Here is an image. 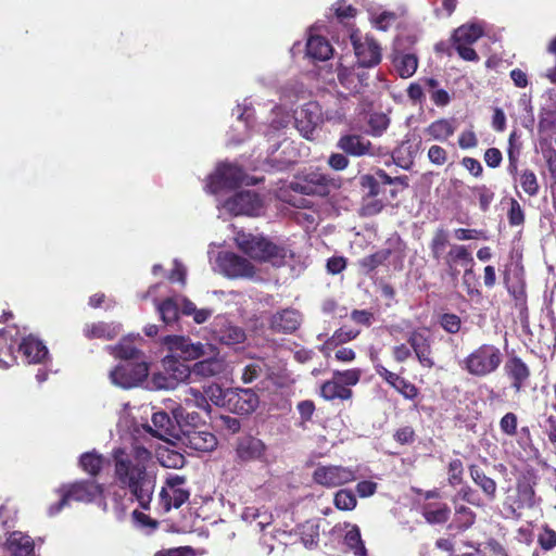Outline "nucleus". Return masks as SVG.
I'll list each match as a JSON object with an SVG mask.
<instances>
[{"mask_svg": "<svg viewBox=\"0 0 556 556\" xmlns=\"http://www.w3.org/2000/svg\"><path fill=\"white\" fill-rule=\"evenodd\" d=\"M114 479L142 509H149L156 486V472L151 451L132 444L113 451Z\"/></svg>", "mask_w": 556, "mask_h": 556, "instance_id": "obj_1", "label": "nucleus"}, {"mask_svg": "<svg viewBox=\"0 0 556 556\" xmlns=\"http://www.w3.org/2000/svg\"><path fill=\"white\" fill-rule=\"evenodd\" d=\"M233 239L237 248L253 261L282 266L294 256L287 245L276 244L262 235L241 230L236 233Z\"/></svg>", "mask_w": 556, "mask_h": 556, "instance_id": "obj_2", "label": "nucleus"}, {"mask_svg": "<svg viewBox=\"0 0 556 556\" xmlns=\"http://www.w3.org/2000/svg\"><path fill=\"white\" fill-rule=\"evenodd\" d=\"M503 355L493 344H482L473 350L463 362V368L476 377H485L497 370Z\"/></svg>", "mask_w": 556, "mask_h": 556, "instance_id": "obj_3", "label": "nucleus"}, {"mask_svg": "<svg viewBox=\"0 0 556 556\" xmlns=\"http://www.w3.org/2000/svg\"><path fill=\"white\" fill-rule=\"evenodd\" d=\"M61 498L55 505L49 507L51 516L61 511L65 506L70 505L71 501L90 503L103 493L101 484L90 481L81 480L72 484L63 485L59 490Z\"/></svg>", "mask_w": 556, "mask_h": 556, "instance_id": "obj_4", "label": "nucleus"}, {"mask_svg": "<svg viewBox=\"0 0 556 556\" xmlns=\"http://www.w3.org/2000/svg\"><path fill=\"white\" fill-rule=\"evenodd\" d=\"M235 455L239 463L260 462L268 466L275 460L269 454L267 445L261 439L250 434L237 438Z\"/></svg>", "mask_w": 556, "mask_h": 556, "instance_id": "obj_5", "label": "nucleus"}, {"mask_svg": "<svg viewBox=\"0 0 556 556\" xmlns=\"http://www.w3.org/2000/svg\"><path fill=\"white\" fill-rule=\"evenodd\" d=\"M213 268L228 278H252L256 274L251 261L228 251L217 254Z\"/></svg>", "mask_w": 556, "mask_h": 556, "instance_id": "obj_6", "label": "nucleus"}, {"mask_svg": "<svg viewBox=\"0 0 556 556\" xmlns=\"http://www.w3.org/2000/svg\"><path fill=\"white\" fill-rule=\"evenodd\" d=\"M162 343L172 353L170 355L186 361L199 359L214 352L212 344L193 343L189 338L182 336H166L162 339Z\"/></svg>", "mask_w": 556, "mask_h": 556, "instance_id": "obj_7", "label": "nucleus"}, {"mask_svg": "<svg viewBox=\"0 0 556 556\" xmlns=\"http://www.w3.org/2000/svg\"><path fill=\"white\" fill-rule=\"evenodd\" d=\"M190 497L186 486V478L179 475H169L159 494V504L164 513L172 508H179Z\"/></svg>", "mask_w": 556, "mask_h": 556, "instance_id": "obj_8", "label": "nucleus"}, {"mask_svg": "<svg viewBox=\"0 0 556 556\" xmlns=\"http://www.w3.org/2000/svg\"><path fill=\"white\" fill-rule=\"evenodd\" d=\"M149 367L144 361L124 362L110 371L111 382L122 389L138 387L148 377Z\"/></svg>", "mask_w": 556, "mask_h": 556, "instance_id": "obj_9", "label": "nucleus"}, {"mask_svg": "<svg viewBox=\"0 0 556 556\" xmlns=\"http://www.w3.org/2000/svg\"><path fill=\"white\" fill-rule=\"evenodd\" d=\"M313 481L325 488H338L355 481L356 470L340 465H318L313 475Z\"/></svg>", "mask_w": 556, "mask_h": 556, "instance_id": "obj_10", "label": "nucleus"}, {"mask_svg": "<svg viewBox=\"0 0 556 556\" xmlns=\"http://www.w3.org/2000/svg\"><path fill=\"white\" fill-rule=\"evenodd\" d=\"M324 122L320 105L315 101L303 104L294 112V123L299 132L308 140H314Z\"/></svg>", "mask_w": 556, "mask_h": 556, "instance_id": "obj_11", "label": "nucleus"}, {"mask_svg": "<svg viewBox=\"0 0 556 556\" xmlns=\"http://www.w3.org/2000/svg\"><path fill=\"white\" fill-rule=\"evenodd\" d=\"M164 372L154 375V384L160 389H174L177 383L187 380L192 372L184 362L179 361L175 355H167L163 359Z\"/></svg>", "mask_w": 556, "mask_h": 556, "instance_id": "obj_12", "label": "nucleus"}, {"mask_svg": "<svg viewBox=\"0 0 556 556\" xmlns=\"http://www.w3.org/2000/svg\"><path fill=\"white\" fill-rule=\"evenodd\" d=\"M245 179L243 170L230 163H220L215 172L210 175L205 189L211 193H217L225 189H232Z\"/></svg>", "mask_w": 556, "mask_h": 556, "instance_id": "obj_13", "label": "nucleus"}, {"mask_svg": "<svg viewBox=\"0 0 556 556\" xmlns=\"http://www.w3.org/2000/svg\"><path fill=\"white\" fill-rule=\"evenodd\" d=\"M217 207L235 216H258L263 211V200L254 191L247 190L236 193Z\"/></svg>", "mask_w": 556, "mask_h": 556, "instance_id": "obj_14", "label": "nucleus"}, {"mask_svg": "<svg viewBox=\"0 0 556 556\" xmlns=\"http://www.w3.org/2000/svg\"><path fill=\"white\" fill-rule=\"evenodd\" d=\"M483 35L481 23L465 24L453 35L454 46L459 56L465 61H478L477 52L470 47Z\"/></svg>", "mask_w": 556, "mask_h": 556, "instance_id": "obj_15", "label": "nucleus"}, {"mask_svg": "<svg viewBox=\"0 0 556 556\" xmlns=\"http://www.w3.org/2000/svg\"><path fill=\"white\" fill-rule=\"evenodd\" d=\"M357 62L362 67H372L381 61V49L369 36L362 37L356 33L351 35Z\"/></svg>", "mask_w": 556, "mask_h": 556, "instance_id": "obj_16", "label": "nucleus"}, {"mask_svg": "<svg viewBox=\"0 0 556 556\" xmlns=\"http://www.w3.org/2000/svg\"><path fill=\"white\" fill-rule=\"evenodd\" d=\"M416 358L424 368H432L435 363L432 356V339L426 330H414L407 338Z\"/></svg>", "mask_w": 556, "mask_h": 556, "instance_id": "obj_17", "label": "nucleus"}, {"mask_svg": "<svg viewBox=\"0 0 556 556\" xmlns=\"http://www.w3.org/2000/svg\"><path fill=\"white\" fill-rule=\"evenodd\" d=\"M330 179L323 173L311 172L292 182V189L307 195L325 197L329 193Z\"/></svg>", "mask_w": 556, "mask_h": 556, "instance_id": "obj_18", "label": "nucleus"}, {"mask_svg": "<svg viewBox=\"0 0 556 556\" xmlns=\"http://www.w3.org/2000/svg\"><path fill=\"white\" fill-rule=\"evenodd\" d=\"M224 397L236 414L248 415L253 413L258 406V396L251 389L228 390Z\"/></svg>", "mask_w": 556, "mask_h": 556, "instance_id": "obj_19", "label": "nucleus"}, {"mask_svg": "<svg viewBox=\"0 0 556 556\" xmlns=\"http://www.w3.org/2000/svg\"><path fill=\"white\" fill-rule=\"evenodd\" d=\"M152 425L148 426V430L161 440L170 442L173 439H177L179 435V426L176 419L173 420L169 415L165 412H156L151 418Z\"/></svg>", "mask_w": 556, "mask_h": 556, "instance_id": "obj_20", "label": "nucleus"}, {"mask_svg": "<svg viewBox=\"0 0 556 556\" xmlns=\"http://www.w3.org/2000/svg\"><path fill=\"white\" fill-rule=\"evenodd\" d=\"M182 444L198 452H211L217 445L216 437L204 429L182 430Z\"/></svg>", "mask_w": 556, "mask_h": 556, "instance_id": "obj_21", "label": "nucleus"}, {"mask_svg": "<svg viewBox=\"0 0 556 556\" xmlns=\"http://www.w3.org/2000/svg\"><path fill=\"white\" fill-rule=\"evenodd\" d=\"M337 147L346 154L353 156H374L377 154V150L371 142L365 137L356 134L341 136L338 140Z\"/></svg>", "mask_w": 556, "mask_h": 556, "instance_id": "obj_22", "label": "nucleus"}, {"mask_svg": "<svg viewBox=\"0 0 556 556\" xmlns=\"http://www.w3.org/2000/svg\"><path fill=\"white\" fill-rule=\"evenodd\" d=\"M376 372L392 388L407 400H414L418 395V389L415 384L401 377L400 375L388 370L381 364L375 365Z\"/></svg>", "mask_w": 556, "mask_h": 556, "instance_id": "obj_23", "label": "nucleus"}, {"mask_svg": "<svg viewBox=\"0 0 556 556\" xmlns=\"http://www.w3.org/2000/svg\"><path fill=\"white\" fill-rule=\"evenodd\" d=\"M338 79L342 87L352 94H359L367 87L368 74L358 68L340 66L338 70Z\"/></svg>", "mask_w": 556, "mask_h": 556, "instance_id": "obj_24", "label": "nucleus"}, {"mask_svg": "<svg viewBox=\"0 0 556 556\" xmlns=\"http://www.w3.org/2000/svg\"><path fill=\"white\" fill-rule=\"evenodd\" d=\"M204 359L197 362L192 366L193 376L200 378H211L222 375L226 370V363L222 357L217 356L216 348L211 355H205Z\"/></svg>", "mask_w": 556, "mask_h": 556, "instance_id": "obj_25", "label": "nucleus"}, {"mask_svg": "<svg viewBox=\"0 0 556 556\" xmlns=\"http://www.w3.org/2000/svg\"><path fill=\"white\" fill-rule=\"evenodd\" d=\"M302 323L301 314L295 309H282L277 312L270 318V327L277 332L291 333L295 331Z\"/></svg>", "mask_w": 556, "mask_h": 556, "instance_id": "obj_26", "label": "nucleus"}, {"mask_svg": "<svg viewBox=\"0 0 556 556\" xmlns=\"http://www.w3.org/2000/svg\"><path fill=\"white\" fill-rule=\"evenodd\" d=\"M15 336H20V331L15 328L0 331V368H9L15 363L13 351L16 343Z\"/></svg>", "mask_w": 556, "mask_h": 556, "instance_id": "obj_27", "label": "nucleus"}, {"mask_svg": "<svg viewBox=\"0 0 556 556\" xmlns=\"http://www.w3.org/2000/svg\"><path fill=\"white\" fill-rule=\"evenodd\" d=\"M18 350L29 364L41 363L48 356L47 346L34 336L23 338Z\"/></svg>", "mask_w": 556, "mask_h": 556, "instance_id": "obj_28", "label": "nucleus"}, {"mask_svg": "<svg viewBox=\"0 0 556 556\" xmlns=\"http://www.w3.org/2000/svg\"><path fill=\"white\" fill-rule=\"evenodd\" d=\"M5 548L11 556H30L34 552V541L23 532H12L5 542Z\"/></svg>", "mask_w": 556, "mask_h": 556, "instance_id": "obj_29", "label": "nucleus"}, {"mask_svg": "<svg viewBox=\"0 0 556 556\" xmlns=\"http://www.w3.org/2000/svg\"><path fill=\"white\" fill-rule=\"evenodd\" d=\"M181 299L184 296H173L167 298L161 302L154 300V304L157 313L160 314L161 320L167 325H174L179 317V312H181Z\"/></svg>", "mask_w": 556, "mask_h": 556, "instance_id": "obj_30", "label": "nucleus"}, {"mask_svg": "<svg viewBox=\"0 0 556 556\" xmlns=\"http://www.w3.org/2000/svg\"><path fill=\"white\" fill-rule=\"evenodd\" d=\"M215 338L223 344L236 345L245 340V332L242 328L232 325L227 319L223 320L220 325L214 330Z\"/></svg>", "mask_w": 556, "mask_h": 556, "instance_id": "obj_31", "label": "nucleus"}, {"mask_svg": "<svg viewBox=\"0 0 556 556\" xmlns=\"http://www.w3.org/2000/svg\"><path fill=\"white\" fill-rule=\"evenodd\" d=\"M505 371L513 380V388L519 392L530 377L529 367L519 357H511L505 364Z\"/></svg>", "mask_w": 556, "mask_h": 556, "instance_id": "obj_32", "label": "nucleus"}, {"mask_svg": "<svg viewBox=\"0 0 556 556\" xmlns=\"http://www.w3.org/2000/svg\"><path fill=\"white\" fill-rule=\"evenodd\" d=\"M469 473L475 484L481 489L486 498L489 501H494L497 491L496 482L492 478L488 477L477 465L469 466Z\"/></svg>", "mask_w": 556, "mask_h": 556, "instance_id": "obj_33", "label": "nucleus"}, {"mask_svg": "<svg viewBox=\"0 0 556 556\" xmlns=\"http://www.w3.org/2000/svg\"><path fill=\"white\" fill-rule=\"evenodd\" d=\"M342 532L344 544L353 552L354 556H367L359 528L356 525L345 523Z\"/></svg>", "mask_w": 556, "mask_h": 556, "instance_id": "obj_34", "label": "nucleus"}, {"mask_svg": "<svg viewBox=\"0 0 556 556\" xmlns=\"http://www.w3.org/2000/svg\"><path fill=\"white\" fill-rule=\"evenodd\" d=\"M333 49L328 40L321 36H309L306 43V53L309 58L326 61L332 55Z\"/></svg>", "mask_w": 556, "mask_h": 556, "instance_id": "obj_35", "label": "nucleus"}, {"mask_svg": "<svg viewBox=\"0 0 556 556\" xmlns=\"http://www.w3.org/2000/svg\"><path fill=\"white\" fill-rule=\"evenodd\" d=\"M122 327L116 323H97L87 325L84 329L85 336L89 339L99 338L111 340L119 334Z\"/></svg>", "mask_w": 556, "mask_h": 556, "instance_id": "obj_36", "label": "nucleus"}, {"mask_svg": "<svg viewBox=\"0 0 556 556\" xmlns=\"http://www.w3.org/2000/svg\"><path fill=\"white\" fill-rule=\"evenodd\" d=\"M448 270H454L457 264L468 268L473 264V258L465 245L453 244L444 257Z\"/></svg>", "mask_w": 556, "mask_h": 556, "instance_id": "obj_37", "label": "nucleus"}, {"mask_svg": "<svg viewBox=\"0 0 556 556\" xmlns=\"http://www.w3.org/2000/svg\"><path fill=\"white\" fill-rule=\"evenodd\" d=\"M174 419L179 426V430L182 428L198 429V426L202 422V418L198 412L192 408L179 405L172 409Z\"/></svg>", "mask_w": 556, "mask_h": 556, "instance_id": "obj_38", "label": "nucleus"}, {"mask_svg": "<svg viewBox=\"0 0 556 556\" xmlns=\"http://www.w3.org/2000/svg\"><path fill=\"white\" fill-rule=\"evenodd\" d=\"M320 394L324 399L329 401L336 399L348 400L352 396V391L333 377L332 380L321 386Z\"/></svg>", "mask_w": 556, "mask_h": 556, "instance_id": "obj_39", "label": "nucleus"}, {"mask_svg": "<svg viewBox=\"0 0 556 556\" xmlns=\"http://www.w3.org/2000/svg\"><path fill=\"white\" fill-rule=\"evenodd\" d=\"M425 519L432 525L444 523L448 520L451 509L446 504H427L422 508Z\"/></svg>", "mask_w": 556, "mask_h": 556, "instance_id": "obj_40", "label": "nucleus"}, {"mask_svg": "<svg viewBox=\"0 0 556 556\" xmlns=\"http://www.w3.org/2000/svg\"><path fill=\"white\" fill-rule=\"evenodd\" d=\"M454 505V526L460 531L469 529L476 521L475 511L464 503H453Z\"/></svg>", "mask_w": 556, "mask_h": 556, "instance_id": "obj_41", "label": "nucleus"}, {"mask_svg": "<svg viewBox=\"0 0 556 556\" xmlns=\"http://www.w3.org/2000/svg\"><path fill=\"white\" fill-rule=\"evenodd\" d=\"M455 129L454 121L439 119L430 124L426 132L434 140L444 141L454 134Z\"/></svg>", "mask_w": 556, "mask_h": 556, "instance_id": "obj_42", "label": "nucleus"}, {"mask_svg": "<svg viewBox=\"0 0 556 556\" xmlns=\"http://www.w3.org/2000/svg\"><path fill=\"white\" fill-rule=\"evenodd\" d=\"M394 65L402 78H408L415 74L418 67V60L417 56L412 53L397 54L394 58Z\"/></svg>", "mask_w": 556, "mask_h": 556, "instance_id": "obj_43", "label": "nucleus"}, {"mask_svg": "<svg viewBox=\"0 0 556 556\" xmlns=\"http://www.w3.org/2000/svg\"><path fill=\"white\" fill-rule=\"evenodd\" d=\"M448 245V232L443 228L437 229L429 244L433 260L439 262L443 257Z\"/></svg>", "mask_w": 556, "mask_h": 556, "instance_id": "obj_44", "label": "nucleus"}, {"mask_svg": "<svg viewBox=\"0 0 556 556\" xmlns=\"http://www.w3.org/2000/svg\"><path fill=\"white\" fill-rule=\"evenodd\" d=\"M181 313L186 316H192L195 324H204L212 315L210 308H198L193 302L188 299H181Z\"/></svg>", "mask_w": 556, "mask_h": 556, "instance_id": "obj_45", "label": "nucleus"}, {"mask_svg": "<svg viewBox=\"0 0 556 556\" xmlns=\"http://www.w3.org/2000/svg\"><path fill=\"white\" fill-rule=\"evenodd\" d=\"M79 465L87 473L97 476L103 468L104 458L94 452H87L80 456Z\"/></svg>", "mask_w": 556, "mask_h": 556, "instance_id": "obj_46", "label": "nucleus"}, {"mask_svg": "<svg viewBox=\"0 0 556 556\" xmlns=\"http://www.w3.org/2000/svg\"><path fill=\"white\" fill-rule=\"evenodd\" d=\"M515 505L517 509L531 508L535 505V493L529 483H518Z\"/></svg>", "mask_w": 556, "mask_h": 556, "instance_id": "obj_47", "label": "nucleus"}, {"mask_svg": "<svg viewBox=\"0 0 556 556\" xmlns=\"http://www.w3.org/2000/svg\"><path fill=\"white\" fill-rule=\"evenodd\" d=\"M358 334H359V330L340 328L323 345L321 351L324 352L325 355H328L332 345L349 342V341L355 339Z\"/></svg>", "mask_w": 556, "mask_h": 556, "instance_id": "obj_48", "label": "nucleus"}, {"mask_svg": "<svg viewBox=\"0 0 556 556\" xmlns=\"http://www.w3.org/2000/svg\"><path fill=\"white\" fill-rule=\"evenodd\" d=\"M463 502L476 507H483L484 505L478 492L468 484L463 485L452 498V503Z\"/></svg>", "mask_w": 556, "mask_h": 556, "instance_id": "obj_49", "label": "nucleus"}, {"mask_svg": "<svg viewBox=\"0 0 556 556\" xmlns=\"http://www.w3.org/2000/svg\"><path fill=\"white\" fill-rule=\"evenodd\" d=\"M109 350L115 357L123 358V359H125V362H134V361L140 362L139 361L140 359V357H139L140 351L137 350L136 348L131 346L128 343L127 339H123L119 342V344L116 346H109Z\"/></svg>", "mask_w": 556, "mask_h": 556, "instance_id": "obj_50", "label": "nucleus"}, {"mask_svg": "<svg viewBox=\"0 0 556 556\" xmlns=\"http://www.w3.org/2000/svg\"><path fill=\"white\" fill-rule=\"evenodd\" d=\"M333 504L340 510H353L357 505V500L352 490L340 489L334 494Z\"/></svg>", "mask_w": 556, "mask_h": 556, "instance_id": "obj_51", "label": "nucleus"}, {"mask_svg": "<svg viewBox=\"0 0 556 556\" xmlns=\"http://www.w3.org/2000/svg\"><path fill=\"white\" fill-rule=\"evenodd\" d=\"M184 402L185 407H189L192 409L198 408L205 412L206 414L210 413L211 405L207 402L206 397L199 390L190 388L187 392Z\"/></svg>", "mask_w": 556, "mask_h": 556, "instance_id": "obj_52", "label": "nucleus"}, {"mask_svg": "<svg viewBox=\"0 0 556 556\" xmlns=\"http://www.w3.org/2000/svg\"><path fill=\"white\" fill-rule=\"evenodd\" d=\"M390 256L389 250H381L359 261V266L365 274H368L383 264Z\"/></svg>", "mask_w": 556, "mask_h": 556, "instance_id": "obj_53", "label": "nucleus"}, {"mask_svg": "<svg viewBox=\"0 0 556 556\" xmlns=\"http://www.w3.org/2000/svg\"><path fill=\"white\" fill-rule=\"evenodd\" d=\"M275 117L271 119L270 126L268 127V136L269 140L275 139V135L280 129L285 128L290 122V115L282 111L281 108H276L274 111Z\"/></svg>", "mask_w": 556, "mask_h": 556, "instance_id": "obj_54", "label": "nucleus"}, {"mask_svg": "<svg viewBox=\"0 0 556 556\" xmlns=\"http://www.w3.org/2000/svg\"><path fill=\"white\" fill-rule=\"evenodd\" d=\"M265 371V364L263 361H254L244 366L242 369L241 379L244 383H251L258 377H261Z\"/></svg>", "mask_w": 556, "mask_h": 556, "instance_id": "obj_55", "label": "nucleus"}, {"mask_svg": "<svg viewBox=\"0 0 556 556\" xmlns=\"http://www.w3.org/2000/svg\"><path fill=\"white\" fill-rule=\"evenodd\" d=\"M370 21L377 29L387 30L396 21V15L393 12L381 11L370 14Z\"/></svg>", "mask_w": 556, "mask_h": 556, "instance_id": "obj_56", "label": "nucleus"}, {"mask_svg": "<svg viewBox=\"0 0 556 556\" xmlns=\"http://www.w3.org/2000/svg\"><path fill=\"white\" fill-rule=\"evenodd\" d=\"M389 124H390V119L383 113L371 114L369 117V121H368V125L370 127V134L376 137L381 136L389 127Z\"/></svg>", "mask_w": 556, "mask_h": 556, "instance_id": "obj_57", "label": "nucleus"}, {"mask_svg": "<svg viewBox=\"0 0 556 556\" xmlns=\"http://www.w3.org/2000/svg\"><path fill=\"white\" fill-rule=\"evenodd\" d=\"M478 552L492 556H508L505 547L495 539H488L477 547Z\"/></svg>", "mask_w": 556, "mask_h": 556, "instance_id": "obj_58", "label": "nucleus"}, {"mask_svg": "<svg viewBox=\"0 0 556 556\" xmlns=\"http://www.w3.org/2000/svg\"><path fill=\"white\" fill-rule=\"evenodd\" d=\"M132 519L135 526L146 531L147 533H151L157 527V522L155 520L151 519L148 515L139 510L132 511Z\"/></svg>", "mask_w": 556, "mask_h": 556, "instance_id": "obj_59", "label": "nucleus"}, {"mask_svg": "<svg viewBox=\"0 0 556 556\" xmlns=\"http://www.w3.org/2000/svg\"><path fill=\"white\" fill-rule=\"evenodd\" d=\"M520 185L526 193L535 195L539 191L536 176L531 170H525L520 176Z\"/></svg>", "mask_w": 556, "mask_h": 556, "instance_id": "obj_60", "label": "nucleus"}, {"mask_svg": "<svg viewBox=\"0 0 556 556\" xmlns=\"http://www.w3.org/2000/svg\"><path fill=\"white\" fill-rule=\"evenodd\" d=\"M538 542L544 551L553 549L556 546V532L548 527H543L538 536Z\"/></svg>", "mask_w": 556, "mask_h": 556, "instance_id": "obj_61", "label": "nucleus"}, {"mask_svg": "<svg viewBox=\"0 0 556 556\" xmlns=\"http://www.w3.org/2000/svg\"><path fill=\"white\" fill-rule=\"evenodd\" d=\"M441 327L448 333H457L460 330L462 320L455 314H443L440 318Z\"/></svg>", "mask_w": 556, "mask_h": 556, "instance_id": "obj_62", "label": "nucleus"}, {"mask_svg": "<svg viewBox=\"0 0 556 556\" xmlns=\"http://www.w3.org/2000/svg\"><path fill=\"white\" fill-rule=\"evenodd\" d=\"M333 377H336V379L340 381L343 386L349 388L350 386H354L358 382L361 378V370L349 369L344 371H336L333 374Z\"/></svg>", "mask_w": 556, "mask_h": 556, "instance_id": "obj_63", "label": "nucleus"}, {"mask_svg": "<svg viewBox=\"0 0 556 556\" xmlns=\"http://www.w3.org/2000/svg\"><path fill=\"white\" fill-rule=\"evenodd\" d=\"M479 199L480 208L485 212L493 201L494 193L485 186H479L472 189Z\"/></svg>", "mask_w": 556, "mask_h": 556, "instance_id": "obj_64", "label": "nucleus"}]
</instances>
